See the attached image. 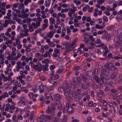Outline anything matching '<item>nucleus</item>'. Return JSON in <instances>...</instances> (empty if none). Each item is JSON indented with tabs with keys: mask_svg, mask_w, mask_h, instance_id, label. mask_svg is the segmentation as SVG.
<instances>
[{
	"mask_svg": "<svg viewBox=\"0 0 122 122\" xmlns=\"http://www.w3.org/2000/svg\"><path fill=\"white\" fill-rule=\"evenodd\" d=\"M50 3L49 2L48 0H46L45 2V5L47 7H48L50 5Z\"/></svg>",
	"mask_w": 122,
	"mask_h": 122,
	"instance_id": "35",
	"label": "nucleus"
},
{
	"mask_svg": "<svg viewBox=\"0 0 122 122\" xmlns=\"http://www.w3.org/2000/svg\"><path fill=\"white\" fill-rule=\"evenodd\" d=\"M50 22H51L52 24H55V20L54 19L52 18H51L49 19Z\"/></svg>",
	"mask_w": 122,
	"mask_h": 122,
	"instance_id": "37",
	"label": "nucleus"
},
{
	"mask_svg": "<svg viewBox=\"0 0 122 122\" xmlns=\"http://www.w3.org/2000/svg\"><path fill=\"white\" fill-rule=\"evenodd\" d=\"M96 118L97 119H99L101 120H103V118L102 115L97 116L96 117Z\"/></svg>",
	"mask_w": 122,
	"mask_h": 122,
	"instance_id": "51",
	"label": "nucleus"
},
{
	"mask_svg": "<svg viewBox=\"0 0 122 122\" xmlns=\"http://www.w3.org/2000/svg\"><path fill=\"white\" fill-rule=\"evenodd\" d=\"M48 44L50 46L52 47H54L55 46V45L54 44L53 42L51 41L50 43H48Z\"/></svg>",
	"mask_w": 122,
	"mask_h": 122,
	"instance_id": "42",
	"label": "nucleus"
},
{
	"mask_svg": "<svg viewBox=\"0 0 122 122\" xmlns=\"http://www.w3.org/2000/svg\"><path fill=\"white\" fill-rule=\"evenodd\" d=\"M104 0H97V2L101 5H102L103 3L104 2Z\"/></svg>",
	"mask_w": 122,
	"mask_h": 122,
	"instance_id": "50",
	"label": "nucleus"
},
{
	"mask_svg": "<svg viewBox=\"0 0 122 122\" xmlns=\"http://www.w3.org/2000/svg\"><path fill=\"white\" fill-rule=\"evenodd\" d=\"M60 50L57 49H56L54 51L55 53L57 54H59V55H60V53L59 52Z\"/></svg>",
	"mask_w": 122,
	"mask_h": 122,
	"instance_id": "55",
	"label": "nucleus"
},
{
	"mask_svg": "<svg viewBox=\"0 0 122 122\" xmlns=\"http://www.w3.org/2000/svg\"><path fill=\"white\" fill-rule=\"evenodd\" d=\"M116 43L115 44V47H117L119 46L120 45V43L119 42V41L118 42H116Z\"/></svg>",
	"mask_w": 122,
	"mask_h": 122,
	"instance_id": "64",
	"label": "nucleus"
},
{
	"mask_svg": "<svg viewBox=\"0 0 122 122\" xmlns=\"http://www.w3.org/2000/svg\"><path fill=\"white\" fill-rule=\"evenodd\" d=\"M55 33V30H54V32L53 31H51L47 33L46 34V35L48 37L50 38H51L53 37L54 34Z\"/></svg>",
	"mask_w": 122,
	"mask_h": 122,
	"instance_id": "11",
	"label": "nucleus"
},
{
	"mask_svg": "<svg viewBox=\"0 0 122 122\" xmlns=\"http://www.w3.org/2000/svg\"><path fill=\"white\" fill-rule=\"evenodd\" d=\"M24 31L23 30H22L20 32V36H18L17 37V38H19L20 37L22 38L24 36H27V34L24 33Z\"/></svg>",
	"mask_w": 122,
	"mask_h": 122,
	"instance_id": "14",
	"label": "nucleus"
},
{
	"mask_svg": "<svg viewBox=\"0 0 122 122\" xmlns=\"http://www.w3.org/2000/svg\"><path fill=\"white\" fill-rule=\"evenodd\" d=\"M50 97L51 100L53 101H57L58 103H60V100L61 98V96L58 94L51 93L50 94Z\"/></svg>",
	"mask_w": 122,
	"mask_h": 122,
	"instance_id": "3",
	"label": "nucleus"
},
{
	"mask_svg": "<svg viewBox=\"0 0 122 122\" xmlns=\"http://www.w3.org/2000/svg\"><path fill=\"white\" fill-rule=\"evenodd\" d=\"M111 92L114 95H116L117 92L116 90L114 89H111L110 90Z\"/></svg>",
	"mask_w": 122,
	"mask_h": 122,
	"instance_id": "31",
	"label": "nucleus"
},
{
	"mask_svg": "<svg viewBox=\"0 0 122 122\" xmlns=\"http://www.w3.org/2000/svg\"><path fill=\"white\" fill-rule=\"evenodd\" d=\"M88 105L89 107H95L97 105L96 103H93V101L91 100L90 101L88 102Z\"/></svg>",
	"mask_w": 122,
	"mask_h": 122,
	"instance_id": "13",
	"label": "nucleus"
},
{
	"mask_svg": "<svg viewBox=\"0 0 122 122\" xmlns=\"http://www.w3.org/2000/svg\"><path fill=\"white\" fill-rule=\"evenodd\" d=\"M67 111L68 113L69 114H72L74 111L73 108L69 106L68 107Z\"/></svg>",
	"mask_w": 122,
	"mask_h": 122,
	"instance_id": "15",
	"label": "nucleus"
},
{
	"mask_svg": "<svg viewBox=\"0 0 122 122\" xmlns=\"http://www.w3.org/2000/svg\"><path fill=\"white\" fill-rule=\"evenodd\" d=\"M103 20L105 22H107L108 21L107 17L106 16H104L103 17Z\"/></svg>",
	"mask_w": 122,
	"mask_h": 122,
	"instance_id": "48",
	"label": "nucleus"
},
{
	"mask_svg": "<svg viewBox=\"0 0 122 122\" xmlns=\"http://www.w3.org/2000/svg\"><path fill=\"white\" fill-rule=\"evenodd\" d=\"M117 33L120 35L122 37V29L121 28H119L117 30Z\"/></svg>",
	"mask_w": 122,
	"mask_h": 122,
	"instance_id": "40",
	"label": "nucleus"
},
{
	"mask_svg": "<svg viewBox=\"0 0 122 122\" xmlns=\"http://www.w3.org/2000/svg\"><path fill=\"white\" fill-rule=\"evenodd\" d=\"M30 23L29 22V24L30 25H29V30L30 32H31L33 31L34 30V28L31 25H30Z\"/></svg>",
	"mask_w": 122,
	"mask_h": 122,
	"instance_id": "17",
	"label": "nucleus"
},
{
	"mask_svg": "<svg viewBox=\"0 0 122 122\" xmlns=\"http://www.w3.org/2000/svg\"><path fill=\"white\" fill-rule=\"evenodd\" d=\"M31 51V49L29 47H27V46L26 47L25 51L27 52V53H28L29 52H30Z\"/></svg>",
	"mask_w": 122,
	"mask_h": 122,
	"instance_id": "49",
	"label": "nucleus"
},
{
	"mask_svg": "<svg viewBox=\"0 0 122 122\" xmlns=\"http://www.w3.org/2000/svg\"><path fill=\"white\" fill-rule=\"evenodd\" d=\"M52 120L55 122H59L58 117L57 116L52 117Z\"/></svg>",
	"mask_w": 122,
	"mask_h": 122,
	"instance_id": "30",
	"label": "nucleus"
},
{
	"mask_svg": "<svg viewBox=\"0 0 122 122\" xmlns=\"http://www.w3.org/2000/svg\"><path fill=\"white\" fill-rule=\"evenodd\" d=\"M53 111V110L51 109L49 107H48L47 109L46 110V112L48 114H50L51 112Z\"/></svg>",
	"mask_w": 122,
	"mask_h": 122,
	"instance_id": "25",
	"label": "nucleus"
},
{
	"mask_svg": "<svg viewBox=\"0 0 122 122\" xmlns=\"http://www.w3.org/2000/svg\"><path fill=\"white\" fill-rule=\"evenodd\" d=\"M105 76V79L104 80H105L106 81H108L109 79V77L107 75H106Z\"/></svg>",
	"mask_w": 122,
	"mask_h": 122,
	"instance_id": "61",
	"label": "nucleus"
},
{
	"mask_svg": "<svg viewBox=\"0 0 122 122\" xmlns=\"http://www.w3.org/2000/svg\"><path fill=\"white\" fill-rule=\"evenodd\" d=\"M40 24L41 23L39 22H36V23L34 22H33L31 24V25L35 29L37 28L38 27L40 26Z\"/></svg>",
	"mask_w": 122,
	"mask_h": 122,
	"instance_id": "10",
	"label": "nucleus"
},
{
	"mask_svg": "<svg viewBox=\"0 0 122 122\" xmlns=\"http://www.w3.org/2000/svg\"><path fill=\"white\" fill-rule=\"evenodd\" d=\"M64 94L66 96V99L69 101L72 99L73 96V92L71 90L70 88H68V89L64 91Z\"/></svg>",
	"mask_w": 122,
	"mask_h": 122,
	"instance_id": "1",
	"label": "nucleus"
},
{
	"mask_svg": "<svg viewBox=\"0 0 122 122\" xmlns=\"http://www.w3.org/2000/svg\"><path fill=\"white\" fill-rule=\"evenodd\" d=\"M110 71H118V69L115 66H113L112 64L111 67L110 69Z\"/></svg>",
	"mask_w": 122,
	"mask_h": 122,
	"instance_id": "18",
	"label": "nucleus"
},
{
	"mask_svg": "<svg viewBox=\"0 0 122 122\" xmlns=\"http://www.w3.org/2000/svg\"><path fill=\"white\" fill-rule=\"evenodd\" d=\"M114 40L115 42L119 41L120 45L122 46V37L121 36H115Z\"/></svg>",
	"mask_w": 122,
	"mask_h": 122,
	"instance_id": "7",
	"label": "nucleus"
},
{
	"mask_svg": "<svg viewBox=\"0 0 122 122\" xmlns=\"http://www.w3.org/2000/svg\"><path fill=\"white\" fill-rule=\"evenodd\" d=\"M17 105L20 107H23L25 105V102H18L17 103Z\"/></svg>",
	"mask_w": 122,
	"mask_h": 122,
	"instance_id": "20",
	"label": "nucleus"
},
{
	"mask_svg": "<svg viewBox=\"0 0 122 122\" xmlns=\"http://www.w3.org/2000/svg\"><path fill=\"white\" fill-rule=\"evenodd\" d=\"M106 71L105 69H103L101 71V73L100 74V77L102 80H104L105 79V76L107 75L106 74Z\"/></svg>",
	"mask_w": 122,
	"mask_h": 122,
	"instance_id": "9",
	"label": "nucleus"
},
{
	"mask_svg": "<svg viewBox=\"0 0 122 122\" xmlns=\"http://www.w3.org/2000/svg\"><path fill=\"white\" fill-rule=\"evenodd\" d=\"M64 91V90L63 88L61 87H60L58 88V91L59 92L61 93H62L63 91Z\"/></svg>",
	"mask_w": 122,
	"mask_h": 122,
	"instance_id": "63",
	"label": "nucleus"
},
{
	"mask_svg": "<svg viewBox=\"0 0 122 122\" xmlns=\"http://www.w3.org/2000/svg\"><path fill=\"white\" fill-rule=\"evenodd\" d=\"M66 116L65 115H64L61 121V122H66Z\"/></svg>",
	"mask_w": 122,
	"mask_h": 122,
	"instance_id": "32",
	"label": "nucleus"
},
{
	"mask_svg": "<svg viewBox=\"0 0 122 122\" xmlns=\"http://www.w3.org/2000/svg\"><path fill=\"white\" fill-rule=\"evenodd\" d=\"M70 46V43L69 42L65 41L62 42L61 46V48L62 50H63L65 48H68Z\"/></svg>",
	"mask_w": 122,
	"mask_h": 122,
	"instance_id": "6",
	"label": "nucleus"
},
{
	"mask_svg": "<svg viewBox=\"0 0 122 122\" xmlns=\"http://www.w3.org/2000/svg\"><path fill=\"white\" fill-rule=\"evenodd\" d=\"M47 25L46 24H44L43 25V26L42 28V29L43 31H44L45 29L47 27Z\"/></svg>",
	"mask_w": 122,
	"mask_h": 122,
	"instance_id": "47",
	"label": "nucleus"
},
{
	"mask_svg": "<svg viewBox=\"0 0 122 122\" xmlns=\"http://www.w3.org/2000/svg\"><path fill=\"white\" fill-rule=\"evenodd\" d=\"M114 28V26L113 25H111L108 26L107 28V29L108 30L110 31L113 29Z\"/></svg>",
	"mask_w": 122,
	"mask_h": 122,
	"instance_id": "24",
	"label": "nucleus"
},
{
	"mask_svg": "<svg viewBox=\"0 0 122 122\" xmlns=\"http://www.w3.org/2000/svg\"><path fill=\"white\" fill-rule=\"evenodd\" d=\"M108 105L111 108H113V103L111 102H108Z\"/></svg>",
	"mask_w": 122,
	"mask_h": 122,
	"instance_id": "58",
	"label": "nucleus"
},
{
	"mask_svg": "<svg viewBox=\"0 0 122 122\" xmlns=\"http://www.w3.org/2000/svg\"><path fill=\"white\" fill-rule=\"evenodd\" d=\"M80 76L81 78H82L83 80L86 81V78L85 76L82 74H81L80 75Z\"/></svg>",
	"mask_w": 122,
	"mask_h": 122,
	"instance_id": "39",
	"label": "nucleus"
},
{
	"mask_svg": "<svg viewBox=\"0 0 122 122\" xmlns=\"http://www.w3.org/2000/svg\"><path fill=\"white\" fill-rule=\"evenodd\" d=\"M101 81H102V84H101L100 83V84L98 85V87L99 88H103V86L102 84L104 83V82L103 80H102L101 79Z\"/></svg>",
	"mask_w": 122,
	"mask_h": 122,
	"instance_id": "34",
	"label": "nucleus"
},
{
	"mask_svg": "<svg viewBox=\"0 0 122 122\" xmlns=\"http://www.w3.org/2000/svg\"><path fill=\"white\" fill-rule=\"evenodd\" d=\"M22 14V18H24L27 17L29 16V14L25 13V11H24L22 12H21Z\"/></svg>",
	"mask_w": 122,
	"mask_h": 122,
	"instance_id": "23",
	"label": "nucleus"
},
{
	"mask_svg": "<svg viewBox=\"0 0 122 122\" xmlns=\"http://www.w3.org/2000/svg\"><path fill=\"white\" fill-rule=\"evenodd\" d=\"M74 45L71 44V45H70V46L68 48L69 51H71L76 46H75V47H74Z\"/></svg>",
	"mask_w": 122,
	"mask_h": 122,
	"instance_id": "26",
	"label": "nucleus"
},
{
	"mask_svg": "<svg viewBox=\"0 0 122 122\" xmlns=\"http://www.w3.org/2000/svg\"><path fill=\"white\" fill-rule=\"evenodd\" d=\"M51 107L52 110H53L56 108L55 105L54 104H51Z\"/></svg>",
	"mask_w": 122,
	"mask_h": 122,
	"instance_id": "59",
	"label": "nucleus"
},
{
	"mask_svg": "<svg viewBox=\"0 0 122 122\" xmlns=\"http://www.w3.org/2000/svg\"><path fill=\"white\" fill-rule=\"evenodd\" d=\"M109 90L110 88L107 86H106L104 89V91L105 92H107L109 91Z\"/></svg>",
	"mask_w": 122,
	"mask_h": 122,
	"instance_id": "52",
	"label": "nucleus"
},
{
	"mask_svg": "<svg viewBox=\"0 0 122 122\" xmlns=\"http://www.w3.org/2000/svg\"><path fill=\"white\" fill-rule=\"evenodd\" d=\"M64 70V69H58L56 72V73H62Z\"/></svg>",
	"mask_w": 122,
	"mask_h": 122,
	"instance_id": "46",
	"label": "nucleus"
},
{
	"mask_svg": "<svg viewBox=\"0 0 122 122\" xmlns=\"http://www.w3.org/2000/svg\"><path fill=\"white\" fill-rule=\"evenodd\" d=\"M102 48L103 49H104L105 51H109V50L107 48V46H105L104 44H103V46H102Z\"/></svg>",
	"mask_w": 122,
	"mask_h": 122,
	"instance_id": "53",
	"label": "nucleus"
},
{
	"mask_svg": "<svg viewBox=\"0 0 122 122\" xmlns=\"http://www.w3.org/2000/svg\"><path fill=\"white\" fill-rule=\"evenodd\" d=\"M107 57L109 59L113 58L116 59H119L122 58V56L119 55L117 56H115L112 55L111 53H109L107 54Z\"/></svg>",
	"mask_w": 122,
	"mask_h": 122,
	"instance_id": "4",
	"label": "nucleus"
},
{
	"mask_svg": "<svg viewBox=\"0 0 122 122\" xmlns=\"http://www.w3.org/2000/svg\"><path fill=\"white\" fill-rule=\"evenodd\" d=\"M20 8V9H23L22 10L23 11H24V10L25 9L24 7V4L23 3H21L20 5L18 7V8Z\"/></svg>",
	"mask_w": 122,
	"mask_h": 122,
	"instance_id": "41",
	"label": "nucleus"
},
{
	"mask_svg": "<svg viewBox=\"0 0 122 122\" xmlns=\"http://www.w3.org/2000/svg\"><path fill=\"white\" fill-rule=\"evenodd\" d=\"M118 81L120 83H122V73L119 75Z\"/></svg>",
	"mask_w": 122,
	"mask_h": 122,
	"instance_id": "27",
	"label": "nucleus"
},
{
	"mask_svg": "<svg viewBox=\"0 0 122 122\" xmlns=\"http://www.w3.org/2000/svg\"><path fill=\"white\" fill-rule=\"evenodd\" d=\"M76 80L77 82L75 80V79L74 78L73 79L72 81H69L71 87L73 89L76 88L78 84L81 83V81L79 77L77 76V77Z\"/></svg>",
	"mask_w": 122,
	"mask_h": 122,
	"instance_id": "2",
	"label": "nucleus"
},
{
	"mask_svg": "<svg viewBox=\"0 0 122 122\" xmlns=\"http://www.w3.org/2000/svg\"><path fill=\"white\" fill-rule=\"evenodd\" d=\"M28 96L30 98H32L34 96V94L32 92H30L29 93Z\"/></svg>",
	"mask_w": 122,
	"mask_h": 122,
	"instance_id": "60",
	"label": "nucleus"
},
{
	"mask_svg": "<svg viewBox=\"0 0 122 122\" xmlns=\"http://www.w3.org/2000/svg\"><path fill=\"white\" fill-rule=\"evenodd\" d=\"M112 64V63L110 62L106 63L105 65V67L109 70Z\"/></svg>",
	"mask_w": 122,
	"mask_h": 122,
	"instance_id": "22",
	"label": "nucleus"
},
{
	"mask_svg": "<svg viewBox=\"0 0 122 122\" xmlns=\"http://www.w3.org/2000/svg\"><path fill=\"white\" fill-rule=\"evenodd\" d=\"M4 55L2 54H0V60H4L5 58L4 57Z\"/></svg>",
	"mask_w": 122,
	"mask_h": 122,
	"instance_id": "44",
	"label": "nucleus"
},
{
	"mask_svg": "<svg viewBox=\"0 0 122 122\" xmlns=\"http://www.w3.org/2000/svg\"><path fill=\"white\" fill-rule=\"evenodd\" d=\"M116 18L118 19L121 20L122 19V15H121L118 14L116 17Z\"/></svg>",
	"mask_w": 122,
	"mask_h": 122,
	"instance_id": "54",
	"label": "nucleus"
},
{
	"mask_svg": "<svg viewBox=\"0 0 122 122\" xmlns=\"http://www.w3.org/2000/svg\"><path fill=\"white\" fill-rule=\"evenodd\" d=\"M117 76V73L115 71L112 72L110 76V78L112 80H114L116 78Z\"/></svg>",
	"mask_w": 122,
	"mask_h": 122,
	"instance_id": "8",
	"label": "nucleus"
},
{
	"mask_svg": "<svg viewBox=\"0 0 122 122\" xmlns=\"http://www.w3.org/2000/svg\"><path fill=\"white\" fill-rule=\"evenodd\" d=\"M66 31L67 32V34L68 35H69L70 34L71 31L69 28V27L68 26H67L66 27Z\"/></svg>",
	"mask_w": 122,
	"mask_h": 122,
	"instance_id": "29",
	"label": "nucleus"
},
{
	"mask_svg": "<svg viewBox=\"0 0 122 122\" xmlns=\"http://www.w3.org/2000/svg\"><path fill=\"white\" fill-rule=\"evenodd\" d=\"M69 52L68 48H66L65 51L63 53V55L64 56L67 55L69 53Z\"/></svg>",
	"mask_w": 122,
	"mask_h": 122,
	"instance_id": "43",
	"label": "nucleus"
},
{
	"mask_svg": "<svg viewBox=\"0 0 122 122\" xmlns=\"http://www.w3.org/2000/svg\"><path fill=\"white\" fill-rule=\"evenodd\" d=\"M89 55L88 53L87 52H84L82 56L86 57H88Z\"/></svg>",
	"mask_w": 122,
	"mask_h": 122,
	"instance_id": "62",
	"label": "nucleus"
},
{
	"mask_svg": "<svg viewBox=\"0 0 122 122\" xmlns=\"http://www.w3.org/2000/svg\"><path fill=\"white\" fill-rule=\"evenodd\" d=\"M6 58L8 60H13L14 59H13V56L11 54H9V55L6 57Z\"/></svg>",
	"mask_w": 122,
	"mask_h": 122,
	"instance_id": "28",
	"label": "nucleus"
},
{
	"mask_svg": "<svg viewBox=\"0 0 122 122\" xmlns=\"http://www.w3.org/2000/svg\"><path fill=\"white\" fill-rule=\"evenodd\" d=\"M73 2L76 5H78L80 4L81 3V1L80 0L77 1L76 0H73Z\"/></svg>",
	"mask_w": 122,
	"mask_h": 122,
	"instance_id": "33",
	"label": "nucleus"
},
{
	"mask_svg": "<svg viewBox=\"0 0 122 122\" xmlns=\"http://www.w3.org/2000/svg\"><path fill=\"white\" fill-rule=\"evenodd\" d=\"M80 68V67L77 66L76 65L74 66V67L73 68V69L75 70H78Z\"/></svg>",
	"mask_w": 122,
	"mask_h": 122,
	"instance_id": "45",
	"label": "nucleus"
},
{
	"mask_svg": "<svg viewBox=\"0 0 122 122\" xmlns=\"http://www.w3.org/2000/svg\"><path fill=\"white\" fill-rule=\"evenodd\" d=\"M20 99L21 102H25V98L24 97H20Z\"/></svg>",
	"mask_w": 122,
	"mask_h": 122,
	"instance_id": "57",
	"label": "nucleus"
},
{
	"mask_svg": "<svg viewBox=\"0 0 122 122\" xmlns=\"http://www.w3.org/2000/svg\"><path fill=\"white\" fill-rule=\"evenodd\" d=\"M74 98L76 101L79 102L81 100L80 96L77 94H76L75 95L74 97Z\"/></svg>",
	"mask_w": 122,
	"mask_h": 122,
	"instance_id": "19",
	"label": "nucleus"
},
{
	"mask_svg": "<svg viewBox=\"0 0 122 122\" xmlns=\"http://www.w3.org/2000/svg\"><path fill=\"white\" fill-rule=\"evenodd\" d=\"M8 97L9 95L7 92H4L3 95L0 97V100H1L3 98H5L6 97Z\"/></svg>",
	"mask_w": 122,
	"mask_h": 122,
	"instance_id": "16",
	"label": "nucleus"
},
{
	"mask_svg": "<svg viewBox=\"0 0 122 122\" xmlns=\"http://www.w3.org/2000/svg\"><path fill=\"white\" fill-rule=\"evenodd\" d=\"M107 33V31L105 30H99L97 32V34L99 35H101L103 34L104 33L106 34Z\"/></svg>",
	"mask_w": 122,
	"mask_h": 122,
	"instance_id": "21",
	"label": "nucleus"
},
{
	"mask_svg": "<svg viewBox=\"0 0 122 122\" xmlns=\"http://www.w3.org/2000/svg\"><path fill=\"white\" fill-rule=\"evenodd\" d=\"M33 68L38 71H41L42 69L43 65L41 64L34 65L33 66Z\"/></svg>",
	"mask_w": 122,
	"mask_h": 122,
	"instance_id": "5",
	"label": "nucleus"
},
{
	"mask_svg": "<svg viewBox=\"0 0 122 122\" xmlns=\"http://www.w3.org/2000/svg\"><path fill=\"white\" fill-rule=\"evenodd\" d=\"M54 71H51V75H50V78L52 79L54 76Z\"/></svg>",
	"mask_w": 122,
	"mask_h": 122,
	"instance_id": "56",
	"label": "nucleus"
},
{
	"mask_svg": "<svg viewBox=\"0 0 122 122\" xmlns=\"http://www.w3.org/2000/svg\"><path fill=\"white\" fill-rule=\"evenodd\" d=\"M94 79L97 83H99L100 79L98 76H95L94 77Z\"/></svg>",
	"mask_w": 122,
	"mask_h": 122,
	"instance_id": "38",
	"label": "nucleus"
},
{
	"mask_svg": "<svg viewBox=\"0 0 122 122\" xmlns=\"http://www.w3.org/2000/svg\"><path fill=\"white\" fill-rule=\"evenodd\" d=\"M95 27L96 28L99 29H102L103 28L102 25H99L98 24H96L95 25Z\"/></svg>",
	"mask_w": 122,
	"mask_h": 122,
	"instance_id": "36",
	"label": "nucleus"
},
{
	"mask_svg": "<svg viewBox=\"0 0 122 122\" xmlns=\"http://www.w3.org/2000/svg\"><path fill=\"white\" fill-rule=\"evenodd\" d=\"M99 91V92H97V95L98 97L101 98L103 97L104 93L102 90H100Z\"/></svg>",
	"mask_w": 122,
	"mask_h": 122,
	"instance_id": "12",
	"label": "nucleus"
}]
</instances>
